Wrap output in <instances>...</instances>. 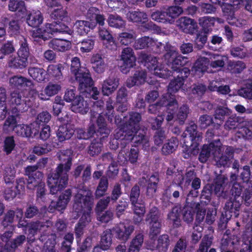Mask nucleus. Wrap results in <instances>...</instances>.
<instances>
[{
    "instance_id": "nucleus-33",
    "label": "nucleus",
    "mask_w": 252,
    "mask_h": 252,
    "mask_svg": "<svg viewBox=\"0 0 252 252\" xmlns=\"http://www.w3.org/2000/svg\"><path fill=\"white\" fill-rule=\"evenodd\" d=\"M112 243V234L110 229L104 231L101 235L100 248L103 250L109 249Z\"/></svg>"
},
{
    "instance_id": "nucleus-44",
    "label": "nucleus",
    "mask_w": 252,
    "mask_h": 252,
    "mask_svg": "<svg viewBox=\"0 0 252 252\" xmlns=\"http://www.w3.org/2000/svg\"><path fill=\"white\" fill-rule=\"evenodd\" d=\"M15 170L13 166L7 165L3 171V178L6 185L12 184L15 176Z\"/></svg>"
},
{
    "instance_id": "nucleus-53",
    "label": "nucleus",
    "mask_w": 252,
    "mask_h": 252,
    "mask_svg": "<svg viewBox=\"0 0 252 252\" xmlns=\"http://www.w3.org/2000/svg\"><path fill=\"white\" fill-rule=\"evenodd\" d=\"M133 134L132 131L125 125H124L122 128L117 130L114 136L116 139L123 140L126 139L129 140V137H131Z\"/></svg>"
},
{
    "instance_id": "nucleus-1",
    "label": "nucleus",
    "mask_w": 252,
    "mask_h": 252,
    "mask_svg": "<svg viewBox=\"0 0 252 252\" xmlns=\"http://www.w3.org/2000/svg\"><path fill=\"white\" fill-rule=\"evenodd\" d=\"M57 156L61 163L47 177V184L52 194L57 193L66 187L68 180L67 173L71 169L74 158L70 150L60 151Z\"/></svg>"
},
{
    "instance_id": "nucleus-10",
    "label": "nucleus",
    "mask_w": 252,
    "mask_h": 252,
    "mask_svg": "<svg viewBox=\"0 0 252 252\" xmlns=\"http://www.w3.org/2000/svg\"><path fill=\"white\" fill-rule=\"evenodd\" d=\"M125 122V125L128 129H130L133 133L139 129V123L141 121L142 117L140 113L135 112H130L125 116H123Z\"/></svg>"
},
{
    "instance_id": "nucleus-13",
    "label": "nucleus",
    "mask_w": 252,
    "mask_h": 252,
    "mask_svg": "<svg viewBox=\"0 0 252 252\" xmlns=\"http://www.w3.org/2000/svg\"><path fill=\"white\" fill-rule=\"evenodd\" d=\"M10 102L18 107L19 111H26L29 107L23 93L19 91H14L11 93Z\"/></svg>"
},
{
    "instance_id": "nucleus-59",
    "label": "nucleus",
    "mask_w": 252,
    "mask_h": 252,
    "mask_svg": "<svg viewBox=\"0 0 252 252\" xmlns=\"http://www.w3.org/2000/svg\"><path fill=\"white\" fill-rule=\"evenodd\" d=\"M150 226L149 236L151 239H154L160 232L161 221L149 223Z\"/></svg>"
},
{
    "instance_id": "nucleus-36",
    "label": "nucleus",
    "mask_w": 252,
    "mask_h": 252,
    "mask_svg": "<svg viewBox=\"0 0 252 252\" xmlns=\"http://www.w3.org/2000/svg\"><path fill=\"white\" fill-rule=\"evenodd\" d=\"M178 140L176 137H173L165 143L162 148V152L166 155L172 153L177 148Z\"/></svg>"
},
{
    "instance_id": "nucleus-16",
    "label": "nucleus",
    "mask_w": 252,
    "mask_h": 252,
    "mask_svg": "<svg viewBox=\"0 0 252 252\" xmlns=\"http://www.w3.org/2000/svg\"><path fill=\"white\" fill-rule=\"evenodd\" d=\"M146 73L145 70H138L134 74L133 76L129 77L126 82V86L131 88L134 86L143 84L145 82Z\"/></svg>"
},
{
    "instance_id": "nucleus-50",
    "label": "nucleus",
    "mask_w": 252,
    "mask_h": 252,
    "mask_svg": "<svg viewBox=\"0 0 252 252\" xmlns=\"http://www.w3.org/2000/svg\"><path fill=\"white\" fill-rule=\"evenodd\" d=\"M231 111L227 107L219 106L217 107L215 111L214 115L215 120H219L222 123L225 116L230 115Z\"/></svg>"
},
{
    "instance_id": "nucleus-4",
    "label": "nucleus",
    "mask_w": 252,
    "mask_h": 252,
    "mask_svg": "<svg viewBox=\"0 0 252 252\" xmlns=\"http://www.w3.org/2000/svg\"><path fill=\"white\" fill-rule=\"evenodd\" d=\"M93 196L92 193L90 190H83L80 193V203H83L81 205L82 210L81 213L82 214L80 220V228L85 226L90 221V212L93 203Z\"/></svg>"
},
{
    "instance_id": "nucleus-46",
    "label": "nucleus",
    "mask_w": 252,
    "mask_h": 252,
    "mask_svg": "<svg viewBox=\"0 0 252 252\" xmlns=\"http://www.w3.org/2000/svg\"><path fill=\"white\" fill-rule=\"evenodd\" d=\"M34 175L37 177V179L33 176H30L28 179L27 188L29 189L33 190L36 187H38L43 177V174L39 171L36 172Z\"/></svg>"
},
{
    "instance_id": "nucleus-17",
    "label": "nucleus",
    "mask_w": 252,
    "mask_h": 252,
    "mask_svg": "<svg viewBox=\"0 0 252 252\" xmlns=\"http://www.w3.org/2000/svg\"><path fill=\"white\" fill-rule=\"evenodd\" d=\"M220 140H215L208 145H204L203 147L202 151L199 156V159L200 162L202 163L205 162L211 154H212L214 157V153L216 151V146L218 145V142H219Z\"/></svg>"
},
{
    "instance_id": "nucleus-24",
    "label": "nucleus",
    "mask_w": 252,
    "mask_h": 252,
    "mask_svg": "<svg viewBox=\"0 0 252 252\" xmlns=\"http://www.w3.org/2000/svg\"><path fill=\"white\" fill-rule=\"evenodd\" d=\"M9 84L10 86L16 88L33 86V83L31 80L21 75H16L11 77L9 79Z\"/></svg>"
},
{
    "instance_id": "nucleus-52",
    "label": "nucleus",
    "mask_w": 252,
    "mask_h": 252,
    "mask_svg": "<svg viewBox=\"0 0 252 252\" xmlns=\"http://www.w3.org/2000/svg\"><path fill=\"white\" fill-rule=\"evenodd\" d=\"M61 90L60 84L49 82L45 87L44 92L47 96L51 97L57 94Z\"/></svg>"
},
{
    "instance_id": "nucleus-7",
    "label": "nucleus",
    "mask_w": 252,
    "mask_h": 252,
    "mask_svg": "<svg viewBox=\"0 0 252 252\" xmlns=\"http://www.w3.org/2000/svg\"><path fill=\"white\" fill-rule=\"evenodd\" d=\"M140 62L144 63L145 66L150 70L153 71V74L162 77L164 74L162 73V70L159 66L158 59L156 57L151 55H148L144 52H141L139 57Z\"/></svg>"
},
{
    "instance_id": "nucleus-62",
    "label": "nucleus",
    "mask_w": 252,
    "mask_h": 252,
    "mask_svg": "<svg viewBox=\"0 0 252 252\" xmlns=\"http://www.w3.org/2000/svg\"><path fill=\"white\" fill-rule=\"evenodd\" d=\"M167 104V98L163 96L158 102L154 104L150 105L148 107V112L151 114H156L158 111L161 107Z\"/></svg>"
},
{
    "instance_id": "nucleus-28",
    "label": "nucleus",
    "mask_w": 252,
    "mask_h": 252,
    "mask_svg": "<svg viewBox=\"0 0 252 252\" xmlns=\"http://www.w3.org/2000/svg\"><path fill=\"white\" fill-rule=\"evenodd\" d=\"M28 25L33 28L38 27L43 21V17L39 10H32L27 19Z\"/></svg>"
},
{
    "instance_id": "nucleus-27",
    "label": "nucleus",
    "mask_w": 252,
    "mask_h": 252,
    "mask_svg": "<svg viewBox=\"0 0 252 252\" xmlns=\"http://www.w3.org/2000/svg\"><path fill=\"white\" fill-rule=\"evenodd\" d=\"M28 74L33 80L37 82H42L46 79V72L42 68L30 67L28 70Z\"/></svg>"
},
{
    "instance_id": "nucleus-3",
    "label": "nucleus",
    "mask_w": 252,
    "mask_h": 252,
    "mask_svg": "<svg viewBox=\"0 0 252 252\" xmlns=\"http://www.w3.org/2000/svg\"><path fill=\"white\" fill-rule=\"evenodd\" d=\"M183 11L181 7L171 6L153 12L151 17L152 20L157 22L172 24Z\"/></svg>"
},
{
    "instance_id": "nucleus-15",
    "label": "nucleus",
    "mask_w": 252,
    "mask_h": 252,
    "mask_svg": "<svg viewBox=\"0 0 252 252\" xmlns=\"http://www.w3.org/2000/svg\"><path fill=\"white\" fill-rule=\"evenodd\" d=\"M120 59L127 67H132L135 64L136 58L131 47H127L123 49L120 55Z\"/></svg>"
},
{
    "instance_id": "nucleus-31",
    "label": "nucleus",
    "mask_w": 252,
    "mask_h": 252,
    "mask_svg": "<svg viewBox=\"0 0 252 252\" xmlns=\"http://www.w3.org/2000/svg\"><path fill=\"white\" fill-rule=\"evenodd\" d=\"M64 69L63 64H50L48 66L47 72L49 75L55 78L56 79H61L63 78L62 70Z\"/></svg>"
},
{
    "instance_id": "nucleus-18",
    "label": "nucleus",
    "mask_w": 252,
    "mask_h": 252,
    "mask_svg": "<svg viewBox=\"0 0 252 252\" xmlns=\"http://www.w3.org/2000/svg\"><path fill=\"white\" fill-rule=\"evenodd\" d=\"M220 172V174L216 175L213 184L215 193L219 195L223 192L228 180L227 175L221 174V171Z\"/></svg>"
},
{
    "instance_id": "nucleus-14",
    "label": "nucleus",
    "mask_w": 252,
    "mask_h": 252,
    "mask_svg": "<svg viewBox=\"0 0 252 252\" xmlns=\"http://www.w3.org/2000/svg\"><path fill=\"white\" fill-rule=\"evenodd\" d=\"M159 181V174L155 173L149 177L147 181L145 194L147 198L152 199L155 196Z\"/></svg>"
},
{
    "instance_id": "nucleus-58",
    "label": "nucleus",
    "mask_w": 252,
    "mask_h": 252,
    "mask_svg": "<svg viewBox=\"0 0 252 252\" xmlns=\"http://www.w3.org/2000/svg\"><path fill=\"white\" fill-rule=\"evenodd\" d=\"M193 230L191 242L192 244H196L199 242L202 236V232L203 230V227L200 225L195 224Z\"/></svg>"
},
{
    "instance_id": "nucleus-20",
    "label": "nucleus",
    "mask_w": 252,
    "mask_h": 252,
    "mask_svg": "<svg viewBox=\"0 0 252 252\" xmlns=\"http://www.w3.org/2000/svg\"><path fill=\"white\" fill-rule=\"evenodd\" d=\"M71 194L70 190H66L62 195L60 196L57 202H51L50 205V207L51 208L50 210H51L52 208L56 209L58 210H61L65 208L70 199Z\"/></svg>"
},
{
    "instance_id": "nucleus-57",
    "label": "nucleus",
    "mask_w": 252,
    "mask_h": 252,
    "mask_svg": "<svg viewBox=\"0 0 252 252\" xmlns=\"http://www.w3.org/2000/svg\"><path fill=\"white\" fill-rule=\"evenodd\" d=\"M55 8L50 15V17L54 20H62L67 16L66 11L63 8V7L60 4Z\"/></svg>"
},
{
    "instance_id": "nucleus-49",
    "label": "nucleus",
    "mask_w": 252,
    "mask_h": 252,
    "mask_svg": "<svg viewBox=\"0 0 252 252\" xmlns=\"http://www.w3.org/2000/svg\"><path fill=\"white\" fill-rule=\"evenodd\" d=\"M213 243V237L208 235H205L199 244L196 252H208L209 248Z\"/></svg>"
},
{
    "instance_id": "nucleus-34",
    "label": "nucleus",
    "mask_w": 252,
    "mask_h": 252,
    "mask_svg": "<svg viewBox=\"0 0 252 252\" xmlns=\"http://www.w3.org/2000/svg\"><path fill=\"white\" fill-rule=\"evenodd\" d=\"M190 62L187 57L179 54L169 67L173 71H180L182 66L187 65Z\"/></svg>"
},
{
    "instance_id": "nucleus-9",
    "label": "nucleus",
    "mask_w": 252,
    "mask_h": 252,
    "mask_svg": "<svg viewBox=\"0 0 252 252\" xmlns=\"http://www.w3.org/2000/svg\"><path fill=\"white\" fill-rule=\"evenodd\" d=\"M14 130L19 136L23 137H34L38 133V126L36 124L18 125Z\"/></svg>"
},
{
    "instance_id": "nucleus-12",
    "label": "nucleus",
    "mask_w": 252,
    "mask_h": 252,
    "mask_svg": "<svg viewBox=\"0 0 252 252\" xmlns=\"http://www.w3.org/2000/svg\"><path fill=\"white\" fill-rule=\"evenodd\" d=\"M217 144L218 145L216 146V148L217 149L214 153V157L216 165L219 167H225L227 165L230 160L229 157L223 155L222 152L224 148L220 141Z\"/></svg>"
},
{
    "instance_id": "nucleus-37",
    "label": "nucleus",
    "mask_w": 252,
    "mask_h": 252,
    "mask_svg": "<svg viewBox=\"0 0 252 252\" xmlns=\"http://www.w3.org/2000/svg\"><path fill=\"white\" fill-rule=\"evenodd\" d=\"M189 112L190 110L189 106L186 104L183 105L179 109L176 115V120L180 125H184Z\"/></svg>"
},
{
    "instance_id": "nucleus-5",
    "label": "nucleus",
    "mask_w": 252,
    "mask_h": 252,
    "mask_svg": "<svg viewBox=\"0 0 252 252\" xmlns=\"http://www.w3.org/2000/svg\"><path fill=\"white\" fill-rule=\"evenodd\" d=\"M98 11V9L95 7H91L89 9V12L94 13V18L95 20V23L90 22L87 21H80V30L81 31V34L87 33L90 29H94L96 25L98 27H103L105 24V18L103 14L96 13Z\"/></svg>"
},
{
    "instance_id": "nucleus-8",
    "label": "nucleus",
    "mask_w": 252,
    "mask_h": 252,
    "mask_svg": "<svg viewBox=\"0 0 252 252\" xmlns=\"http://www.w3.org/2000/svg\"><path fill=\"white\" fill-rule=\"evenodd\" d=\"M176 26L182 32L191 35L194 34L198 29L197 22L186 16L179 18L176 21Z\"/></svg>"
},
{
    "instance_id": "nucleus-25",
    "label": "nucleus",
    "mask_w": 252,
    "mask_h": 252,
    "mask_svg": "<svg viewBox=\"0 0 252 252\" xmlns=\"http://www.w3.org/2000/svg\"><path fill=\"white\" fill-rule=\"evenodd\" d=\"M129 140H133L136 144H142L145 149L150 146L149 138L146 136V132L144 130H137L129 137Z\"/></svg>"
},
{
    "instance_id": "nucleus-35",
    "label": "nucleus",
    "mask_w": 252,
    "mask_h": 252,
    "mask_svg": "<svg viewBox=\"0 0 252 252\" xmlns=\"http://www.w3.org/2000/svg\"><path fill=\"white\" fill-rule=\"evenodd\" d=\"M91 61V63L94 64V68L97 73H101L104 71L105 64L101 55L98 54L94 55L92 57Z\"/></svg>"
},
{
    "instance_id": "nucleus-22",
    "label": "nucleus",
    "mask_w": 252,
    "mask_h": 252,
    "mask_svg": "<svg viewBox=\"0 0 252 252\" xmlns=\"http://www.w3.org/2000/svg\"><path fill=\"white\" fill-rule=\"evenodd\" d=\"M74 129L70 124L60 126L57 132V135L60 142L69 139L74 133Z\"/></svg>"
},
{
    "instance_id": "nucleus-26",
    "label": "nucleus",
    "mask_w": 252,
    "mask_h": 252,
    "mask_svg": "<svg viewBox=\"0 0 252 252\" xmlns=\"http://www.w3.org/2000/svg\"><path fill=\"white\" fill-rule=\"evenodd\" d=\"M16 214V217L18 218H22L23 216V211L21 209H17L15 212L13 210H9L5 214L3 218V220L2 221V225L4 227H7L10 226V227H12L11 226L12 223L14 221L15 215Z\"/></svg>"
},
{
    "instance_id": "nucleus-21",
    "label": "nucleus",
    "mask_w": 252,
    "mask_h": 252,
    "mask_svg": "<svg viewBox=\"0 0 252 252\" xmlns=\"http://www.w3.org/2000/svg\"><path fill=\"white\" fill-rule=\"evenodd\" d=\"M132 210L136 216L133 217V220L134 224H139L143 220V217L146 212L145 205L143 203L138 201L135 203H131Z\"/></svg>"
},
{
    "instance_id": "nucleus-43",
    "label": "nucleus",
    "mask_w": 252,
    "mask_h": 252,
    "mask_svg": "<svg viewBox=\"0 0 252 252\" xmlns=\"http://www.w3.org/2000/svg\"><path fill=\"white\" fill-rule=\"evenodd\" d=\"M48 240L46 241L42 249V252H57L55 249L56 245V235L50 234L47 236Z\"/></svg>"
},
{
    "instance_id": "nucleus-23",
    "label": "nucleus",
    "mask_w": 252,
    "mask_h": 252,
    "mask_svg": "<svg viewBox=\"0 0 252 252\" xmlns=\"http://www.w3.org/2000/svg\"><path fill=\"white\" fill-rule=\"evenodd\" d=\"M49 46L55 50L64 52L71 48V42L68 40L55 38L49 42Z\"/></svg>"
},
{
    "instance_id": "nucleus-41",
    "label": "nucleus",
    "mask_w": 252,
    "mask_h": 252,
    "mask_svg": "<svg viewBox=\"0 0 252 252\" xmlns=\"http://www.w3.org/2000/svg\"><path fill=\"white\" fill-rule=\"evenodd\" d=\"M165 106L167 107V114L165 119L169 122L173 120L174 117V110L178 107V103L175 99H173L172 100L170 101L167 99V104Z\"/></svg>"
},
{
    "instance_id": "nucleus-63",
    "label": "nucleus",
    "mask_w": 252,
    "mask_h": 252,
    "mask_svg": "<svg viewBox=\"0 0 252 252\" xmlns=\"http://www.w3.org/2000/svg\"><path fill=\"white\" fill-rule=\"evenodd\" d=\"M111 201L110 196H107L99 199L95 206V212H103L107 209Z\"/></svg>"
},
{
    "instance_id": "nucleus-61",
    "label": "nucleus",
    "mask_w": 252,
    "mask_h": 252,
    "mask_svg": "<svg viewBox=\"0 0 252 252\" xmlns=\"http://www.w3.org/2000/svg\"><path fill=\"white\" fill-rule=\"evenodd\" d=\"M216 19L213 17L205 16L200 18L198 20L199 24L205 30L206 32V29L214 26Z\"/></svg>"
},
{
    "instance_id": "nucleus-30",
    "label": "nucleus",
    "mask_w": 252,
    "mask_h": 252,
    "mask_svg": "<svg viewBox=\"0 0 252 252\" xmlns=\"http://www.w3.org/2000/svg\"><path fill=\"white\" fill-rule=\"evenodd\" d=\"M155 44V40L153 38L144 36L136 40L133 47L136 50H139L153 46Z\"/></svg>"
},
{
    "instance_id": "nucleus-38",
    "label": "nucleus",
    "mask_w": 252,
    "mask_h": 252,
    "mask_svg": "<svg viewBox=\"0 0 252 252\" xmlns=\"http://www.w3.org/2000/svg\"><path fill=\"white\" fill-rule=\"evenodd\" d=\"M243 119L239 117L231 116L228 118L223 126L224 128L226 130L235 129L239 124L243 122Z\"/></svg>"
},
{
    "instance_id": "nucleus-6",
    "label": "nucleus",
    "mask_w": 252,
    "mask_h": 252,
    "mask_svg": "<svg viewBox=\"0 0 252 252\" xmlns=\"http://www.w3.org/2000/svg\"><path fill=\"white\" fill-rule=\"evenodd\" d=\"M69 28L63 23L59 22H54L51 24H47L44 28L38 29L37 30V35L38 36L43 39H47L49 34H54L55 33H64L68 32Z\"/></svg>"
},
{
    "instance_id": "nucleus-19",
    "label": "nucleus",
    "mask_w": 252,
    "mask_h": 252,
    "mask_svg": "<svg viewBox=\"0 0 252 252\" xmlns=\"http://www.w3.org/2000/svg\"><path fill=\"white\" fill-rule=\"evenodd\" d=\"M7 64L11 68L22 69L27 66L28 62L25 58H21L20 56H11L8 58Z\"/></svg>"
},
{
    "instance_id": "nucleus-64",
    "label": "nucleus",
    "mask_w": 252,
    "mask_h": 252,
    "mask_svg": "<svg viewBox=\"0 0 252 252\" xmlns=\"http://www.w3.org/2000/svg\"><path fill=\"white\" fill-rule=\"evenodd\" d=\"M52 150L51 146L47 143L40 145H38L33 148V152L34 154L40 156L45 154L51 151Z\"/></svg>"
},
{
    "instance_id": "nucleus-2",
    "label": "nucleus",
    "mask_w": 252,
    "mask_h": 252,
    "mask_svg": "<svg viewBox=\"0 0 252 252\" xmlns=\"http://www.w3.org/2000/svg\"><path fill=\"white\" fill-rule=\"evenodd\" d=\"M94 82L91 77L90 72L85 67H80V98H92L98 99L99 94L96 87H93ZM81 99L80 98V103Z\"/></svg>"
},
{
    "instance_id": "nucleus-54",
    "label": "nucleus",
    "mask_w": 252,
    "mask_h": 252,
    "mask_svg": "<svg viewBox=\"0 0 252 252\" xmlns=\"http://www.w3.org/2000/svg\"><path fill=\"white\" fill-rule=\"evenodd\" d=\"M15 47L11 41H7L2 44L0 48V59H3L5 56L14 52Z\"/></svg>"
},
{
    "instance_id": "nucleus-56",
    "label": "nucleus",
    "mask_w": 252,
    "mask_h": 252,
    "mask_svg": "<svg viewBox=\"0 0 252 252\" xmlns=\"http://www.w3.org/2000/svg\"><path fill=\"white\" fill-rule=\"evenodd\" d=\"M108 22L110 26L117 28H122L125 24V21L121 17L113 14L109 15Z\"/></svg>"
},
{
    "instance_id": "nucleus-47",
    "label": "nucleus",
    "mask_w": 252,
    "mask_h": 252,
    "mask_svg": "<svg viewBox=\"0 0 252 252\" xmlns=\"http://www.w3.org/2000/svg\"><path fill=\"white\" fill-rule=\"evenodd\" d=\"M134 39L135 33L133 31L122 32L119 34L118 37L120 42L124 45L130 44Z\"/></svg>"
},
{
    "instance_id": "nucleus-40",
    "label": "nucleus",
    "mask_w": 252,
    "mask_h": 252,
    "mask_svg": "<svg viewBox=\"0 0 252 252\" xmlns=\"http://www.w3.org/2000/svg\"><path fill=\"white\" fill-rule=\"evenodd\" d=\"M245 63L242 61H229L227 64V69L232 73H240L245 68Z\"/></svg>"
},
{
    "instance_id": "nucleus-51",
    "label": "nucleus",
    "mask_w": 252,
    "mask_h": 252,
    "mask_svg": "<svg viewBox=\"0 0 252 252\" xmlns=\"http://www.w3.org/2000/svg\"><path fill=\"white\" fill-rule=\"evenodd\" d=\"M145 220L148 223L161 221L160 213L156 207H153L150 209L146 215Z\"/></svg>"
},
{
    "instance_id": "nucleus-32",
    "label": "nucleus",
    "mask_w": 252,
    "mask_h": 252,
    "mask_svg": "<svg viewBox=\"0 0 252 252\" xmlns=\"http://www.w3.org/2000/svg\"><path fill=\"white\" fill-rule=\"evenodd\" d=\"M108 188V180L106 177L102 176L98 184L94 194L96 198L103 196Z\"/></svg>"
},
{
    "instance_id": "nucleus-29",
    "label": "nucleus",
    "mask_w": 252,
    "mask_h": 252,
    "mask_svg": "<svg viewBox=\"0 0 252 252\" xmlns=\"http://www.w3.org/2000/svg\"><path fill=\"white\" fill-rule=\"evenodd\" d=\"M126 15L127 19L133 22L143 23L148 20L146 13L140 11H129Z\"/></svg>"
},
{
    "instance_id": "nucleus-45",
    "label": "nucleus",
    "mask_w": 252,
    "mask_h": 252,
    "mask_svg": "<svg viewBox=\"0 0 252 252\" xmlns=\"http://www.w3.org/2000/svg\"><path fill=\"white\" fill-rule=\"evenodd\" d=\"M184 79L182 77H177L172 80L168 86V92L170 94L177 92L184 84Z\"/></svg>"
},
{
    "instance_id": "nucleus-60",
    "label": "nucleus",
    "mask_w": 252,
    "mask_h": 252,
    "mask_svg": "<svg viewBox=\"0 0 252 252\" xmlns=\"http://www.w3.org/2000/svg\"><path fill=\"white\" fill-rule=\"evenodd\" d=\"M238 94L245 98L252 99V83H248L239 89Z\"/></svg>"
},
{
    "instance_id": "nucleus-55",
    "label": "nucleus",
    "mask_w": 252,
    "mask_h": 252,
    "mask_svg": "<svg viewBox=\"0 0 252 252\" xmlns=\"http://www.w3.org/2000/svg\"><path fill=\"white\" fill-rule=\"evenodd\" d=\"M240 206V205L239 202L229 200L226 203L224 208L226 212L233 213L234 216L237 217L239 215Z\"/></svg>"
},
{
    "instance_id": "nucleus-11",
    "label": "nucleus",
    "mask_w": 252,
    "mask_h": 252,
    "mask_svg": "<svg viewBox=\"0 0 252 252\" xmlns=\"http://www.w3.org/2000/svg\"><path fill=\"white\" fill-rule=\"evenodd\" d=\"M134 229V227L132 225H126L124 223H120L119 225L114 227L112 230L115 233L117 238L121 241L126 242L129 238Z\"/></svg>"
},
{
    "instance_id": "nucleus-48",
    "label": "nucleus",
    "mask_w": 252,
    "mask_h": 252,
    "mask_svg": "<svg viewBox=\"0 0 252 252\" xmlns=\"http://www.w3.org/2000/svg\"><path fill=\"white\" fill-rule=\"evenodd\" d=\"M170 240L167 235H161L158 240L156 249L159 252H166L169 245Z\"/></svg>"
},
{
    "instance_id": "nucleus-39",
    "label": "nucleus",
    "mask_w": 252,
    "mask_h": 252,
    "mask_svg": "<svg viewBox=\"0 0 252 252\" xmlns=\"http://www.w3.org/2000/svg\"><path fill=\"white\" fill-rule=\"evenodd\" d=\"M79 73V58L78 57H74L71 60L70 65V81L73 83L78 81Z\"/></svg>"
},
{
    "instance_id": "nucleus-42",
    "label": "nucleus",
    "mask_w": 252,
    "mask_h": 252,
    "mask_svg": "<svg viewBox=\"0 0 252 252\" xmlns=\"http://www.w3.org/2000/svg\"><path fill=\"white\" fill-rule=\"evenodd\" d=\"M186 130L190 134L192 140H194L196 142H199L202 138V133L197 131V126L193 122L189 123V126L186 128Z\"/></svg>"
}]
</instances>
